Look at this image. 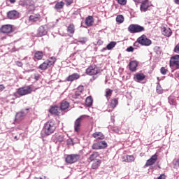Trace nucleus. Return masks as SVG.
<instances>
[{
  "instance_id": "1",
  "label": "nucleus",
  "mask_w": 179,
  "mask_h": 179,
  "mask_svg": "<svg viewBox=\"0 0 179 179\" xmlns=\"http://www.w3.org/2000/svg\"><path fill=\"white\" fill-rule=\"evenodd\" d=\"M57 129V124L54 120H49L44 124L43 127V131L46 136H50V135H52L55 132Z\"/></svg>"
},
{
  "instance_id": "2",
  "label": "nucleus",
  "mask_w": 179,
  "mask_h": 179,
  "mask_svg": "<svg viewBox=\"0 0 179 179\" xmlns=\"http://www.w3.org/2000/svg\"><path fill=\"white\" fill-rule=\"evenodd\" d=\"M127 30L131 34H136L145 31V27L138 24H131L128 27Z\"/></svg>"
},
{
  "instance_id": "3",
  "label": "nucleus",
  "mask_w": 179,
  "mask_h": 179,
  "mask_svg": "<svg viewBox=\"0 0 179 179\" xmlns=\"http://www.w3.org/2000/svg\"><path fill=\"white\" fill-rule=\"evenodd\" d=\"M32 92H33V88L30 85L20 87L17 90V94H19V96H27V94H31Z\"/></svg>"
},
{
  "instance_id": "4",
  "label": "nucleus",
  "mask_w": 179,
  "mask_h": 179,
  "mask_svg": "<svg viewBox=\"0 0 179 179\" xmlns=\"http://www.w3.org/2000/svg\"><path fill=\"white\" fill-rule=\"evenodd\" d=\"M80 159V155L78 154H71L68 155L65 158L66 163H68V164H73V163H76V162H78Z\"/></svg>"
},
{
  "instance_id": "5",
  "label": "nucleus",
  "mask_w": 179,
  "mask_h": 179,
  "mask_svg": "<svg viewBox=\"0 0 179 179\" xmlns=\"http://www.w3.org/2000/svg\"><path fill=\"white\" fill-rule=\"evenodd\" d=\"M137 42L141 45H144L145 47H149V45H152V40L148 38L146 35L143 34L141 36L138 38Z\"/></svg>"
},
{
  "instance_id": "6",
  "label": "nucleus",
  "mask_w": 179,
  "mask_h": 179,
  "mask_svg": "<svg viewBox=\"0 0 179 179\" xmlns=\"http://www.w3.org/2000/svg\"><path fill=\"white\" fill-rule=\"evenodd\" d=\"M170 68H176L179 69V55L172 56L169 61Z\"/></svg>"
},
{
  "instance_id": "7",
  "label": "nucleus",
  "mask_w": 179,
  "mask_h": 179,
  "mask_svg": "<svg viewBox=\"0 0 179 179\" xmlns=\"http://www.w3.org/2000/svg\"><path fill=\"white\" fill-rule=\"evenodd\" d=\"M86 115H83L80 116L74 122V131L75 132H79L80 131V127H82V121L86 118Z\"/></svg>"
},
{
  "instance_id": "8",
  "label": "nucleus",
  "mask_w": 179,
  "mask_h": 179,
  "mask_svg": "<svg viewBox=\"0 0 179 179\" xmlns=\"http://www.w3.org/2000/svg\"><path fill=\"white\" fill-rule=\"evenodd\" d=\"M13 32V26L12 24H4L0 28V33L3 34H10Z\"/></svg>"
},
{
  "instance_id": "9",
  "label": "nucleus",
  "mask_w": 179,
  "mask_h": 179,
  "mask_svg": "<svg viewBox=\"0 0 179 179\" xmlns=\"http://www.w3.org/2000/svg\"><path fill=\"white\" fill-rule=\"evenodd\" d=\"M86 73L90 76L97 75L99 73V69L96 66H90L86 69Z\"/></svg>"
},
{
  "instance_id": "10",
  "label": "nucleus",
  "mask_w": 179,
  "mask_h": 179,
  "mask_svg": "<svg viewBox=\"0 0 179 179\" xmlns=\"http://www.w3.org/2000/svg\"><path fill=\"white\" fill-rule=\"evenodd\" d=\"M61 108L57 106H52L49 110V113L54 115H61Z\"/></svg>"
},
{
  "instance_id": "11",
  "label": "nucleus",
  "mask_w": 179,
  "mask_h": 179,
  "mask_svg": "<svg viewBox=\"0 0 179 179\" xmlns=\"http://www.w3.org/2000/svg\"><path fill=\"white\" fill-rule=\"evenodd\" d=\"M7 17L8 19H19L20 13L16 10L8 11L7 13Z\"/></svg>"
},
{
  "instance_id": "12",
  "label": "nucleus",
  "mask_w": 179,
  "mask_h": 179,
  "mask_svg": "<svg viewBox=\"0 0 179 179\" xmlns=\"http://www.w3.org/2000/svg\"><path fill=\"white\" fill-rule=\"evenodd\" d=\"M157 162V154L152 155L148 160H147L145 167H149V166H153L155 163Z\"/></svg>"
},
{
  "instance_id": "13",
  "label": "nucleus",
  "mask_w": 179,
  "mask_h": 179,
  "mask_svg": "<svg viewBox=\"0 0 179 179\" xmlns=\"http://www.w3.org/2000/svg\"><path fill=\"white\" fill-rule=\"evenodd\" d=\"M78 79H80V74L78 73H74L70 76H69L66 78V82H75V80H78Z\"/></svg>"
},
{
  "instance_id": "14",
  "label": "nucleus",
  "mask_w": 179,
  "mask_h": 179,
  "mask_svg": "<svg viewBox=\"0 0 179 179\" xmlns=\"http://www.w3.org/2000/svg\"><path fill=\"white\" fill-rule=\"evenodd\" d=\"M84 87L83 85H79L75 91L74 94H73V99H79L80 96L82 94V92H83Z\"/></svg>"
},
{
  "instance_id": "15",
  "label": "nucleus",
  "mask_w": 179,
  "mask_h": 179,
  "mask_svg": "<svg viewBox=\"0 0 179 179\" xmlns=\"http://www.w3.org/2000/svg\"><path fill=\"white\" fill-rule=\"evenodd\" d=\"M138 62H136L135 60L131 61L129 63V71H131V72H136V69L138 68Z\"/></svg>"
},
{
  "instance_id": "16",
  "label": "nucleus",
  "mask_w": 179,
  "mask_h": 179,
  "mask_svg": "<svg viewBox=\"0 0 179 179\" xmlns=\"http://www.w3.org/2000/svg\"><path fill=\"white\" fill-rule=\"evenodd\" d=\"M25 116L26 114L24 112L20 111L17 113L15 117V122H20V121H22Z\"/></svg>"
},
{
  "instance_id": "17",
  "label": "nucleus",
  "mask_w": 179,
  "mask_h": 179,
  "mask_svg": "<svg viewBox=\"0 0 179 179\" xmlns=\"http://www.w3.org/2000/svg\"><path fill=\"white\" fill-rule=\"evenodd\" d=\"M70 103L66 101H62L60 103V110L65 111V110H68L69 108Z\"/></svg>"
},
{
  "instance_id": "18",
  "label": "nucleus",
  "mask_w": 179,
  "mask_h": 179,
  "mask_svg": "<svg viewBox=\"0 0 179 179\" xmlns=\"http://www.w3.org/2000/svg\"><path fill=\"white\" fill-rule=\"evenodd\" d=\"M45 62H47L48 66H49V68L50 66H54V65H55V62H57V57L54 56L50 57Z\"/></svg>"
},
{
  "instance_id": "19",
  "label": "nucleus",
  "mask_w": 179,
  "mask_h": 179,
  "mask_svg": "<svg viewBox=\"0 0 179 179\" xmlns=\"http://www.w3.org/2000/svg\"><path fill=\"white\" fill-rule=\"evenodd\" d=\"M93 23H94V18H93V16L90 15L86 17L85 19L86 26H88V27H90V26H93Z\"/></svg>"
},
{
  "instance_id": "20",
  "label": "nucleus",
  "mask_w": 179,
  "mask_h": 179,
  "mask_svg": "<svg viewBox=\"0 0 179 179\" xmlns=\"http://www.w3.org/2000/svg\"><path fill=\"white\" fill-rule=\"evenodd\" d=\"M162 33L166 37H170L171 34H173V32L171 31V29L166 28V27L162 28Z\"/></svg>"
},
{
  "instance_id": "21",
  "label": "nucleus",
  "mask_w": 179,
  "mask_h": 179,
  "mask_svg": "<svg viewBox=\"0 0 179 179\" xmlns=\"http://www.w3.org/2000/svg\"><path fill=\"white\" fill-rule=\"evenodd\" d=\"M118 106V99L117 98H113L110 100V102L109 103V107L112 108V110H114L115 107Z\"/></svg>"
},
{
  "instance_id": "22",
  "label": "nucleus",
  "mask_w": 179,
  "mask_h": 179,
  "mask_svg": "<svg viewBox=\"0 0 179 179\" xmlns=\"http://www.w3.org/2000/svg\"><path fill=\"white\" fill-rule=\"evenodd\" d=\"M122 160L126 163H131V162H135V157L134 155H126L122 157Z\"/></svg>"
},
{
  "instance_id": "23",
  "label": "nucleus",
  "mask_w": 179,
  "mask_h": 179,
  "mask_svg": "<svg viewBox=\"0 0 179 179\" xmlns=\"http://www.w3.org/2000/svg\"><path fill=\"white\" fill-rule=\"evenodd\" d=\"M44 57V53L42 51H36L34 54V58L36 59L37 61H41Z\"/></svg>"
},
{
  "instance_id": "24",
  "label": "nucleus",
  "mask_w": 179,
  "mask_h": 179,
  "mask_svg": "<svg viewBox=\"0 0 179 179\" xmlns=\"http://www.w3.org/2000/svg\"><path fill=\"white\" fill-rule=\"evenodd\" d=\"M149 6L148 1L143 2L140 6V10H141V12H146L148 11V9H149Z\"/></svg>"
},
{
  "instance_id": "25",
  "label": "nucleus",
  "mask_w": 179,
  "mask_h": 179,
  "mask_svg": "<svg viewBox=\"0 0 179 179\" xmlns=\"http://www.w3.org/2000/svg\"><path fill=\"white\" fill-rule=\"evenodd\" d=\"M146 76L143 73H138L135 74V78L136 79L137 82H142V80H145Z\"/></svg>"
},
{
  "instance_id": "26",
  "label": "nucleus",
  "mask_w": 179,
  "mask_h": 179,
  "mask_svg": "<svg viewBox=\"0 0 179 179\" xmlns=\"http://www.w3.org/2000/svg\"><path fill=\"white\" fill-rule=\"evenodd\" d=\"M92 136L95 139H101V140H103L105 138L104 134H103V133H101L100 131H97V132L94 133L92 134Z\"/></svg>"
},
{
  "instance_id": "27",
  "label": "nucleus",
  "mask_w": 179,
  "mask_h": 179,
  "mask_svg": "<svg viewBox=\"0 0 179 179\" xmlns=\"http://www.w3.org/2000/svg\"><path fill=\"white\" fill-rule=\"evenodd\" d=\"M41 16L40 14H35L34 15H30L29 17V22H37L41 19Z\"/></svg>"
},
{
  "instance_id": "28",
  "label": "nucleus",
  "mask_w": 179,
  "mask_h": 179,
  "mask_svg": "<svg viewBox=\"0 0 179 179\" xmlns=\"http://www.w3.org/2000/svg\"><path fill=\"white\" fill-rule=\"evenodd\" d=\"M67 33L71 34V36H73L75 34V25L73 24H71L67 27Z\"/></svg>"
},
{
  "instance_id": "29",
  "label": "nucleus",
  "mask_w": 179,
  "mask_h": 179,
  "mask_svg": "<svg viewBox=\"0 0 179 179\" xmlns=\"http://www.w3.org/2000/svg\"><path fill=\"white\" fill-rule=\"evenodd\" d=\"M64 6H65V3L64 1H59L55 5V9L59 10L60 9H63Z\"/></svg>"
},
{
  "instance_id": "30",
  "label": "nucleus",
  "mask_w": 179,
  "mask_h": 179,
  "mask_svg": "<svg viewBox=\"0 0 179 179\" xmlns=\"http://www.w3.org/2000/svg\"><path fill=\"white\" fill-rule=\"evenodd\" d=\"M49 66L46 61L43 62L41 64L39 65L38 67V69H41V71H47L48 69Z\"/></svg>"
},
{
  "instance_id": "31",
  "label": "nucleus",
  "mask_w": 179,
  "mask_h": 179,
  "mask_svg": "<svg viewBox=\"0 0 179 179\" xmlns=\"http://www.w3.org/2000/svg\"><path fill=\"white\" fill-rule=\"evenodd\" d=\"M169 103L171 106H174V107H177V100H176V97L172 96H169Z\"/></svg>"
},
{
  "instance_id": "32",
  "label": "nucleus",
  "mask_w": 179,
  "mask_h": 179,
  "mask_svg": "<svg viewBox=\"0 0 179 179\" xmlns=\"http://www.w3.org/2000/svg\"><path fill=\"white\" fill-rule=\"evenodd\" d=\"M111 96H113V90L107 89L106 91L105 96L106 97L108 101L111 98Z\"/></svg>"
},
{
  "instance_id": "33",
  "label": "nucleus",
  "mask_w": 179,
  "mask_h": 179,
  "mask_svg": "<svg viewBox=\"0 0 179 179\" xmlns=\"http://www.w3.org/2000/svg\"><path fill=\"white\" fill-rule=\"evenodd\" d=\"M85 104L87 107H90L93 104V98L92 96H87L85 99Z\"/></svg>"
},
{
  "instance_id": "34",
  "label": "nucleus",
  "mask_w": 179,
  "mask_h": 179,
  "mask_svg": "<svg viewBox=\"0 0 179 179\" xmlns=\"http://www.w3.org/2000/svg\"><path fill=\"white\" fill-rule=\"evenodd\" d=\"M99 152H94L93 154H92L89 159L90 160V162H93L94 160H96V159H97V157H99Z\"/></svg>"
},
{
  "instance_id": "35",
  "label": "nucleus",
  "mask_w": 179,
  "mask_h": 179,
  "mask_svg": "<svg viewBox=\"0 0 179 179\" xmlns=\"http://www.w3.org/2000/svg\"><path fill=\"white\" fill-rule=\"evenodd\" d=\"M101 164V161L100 160H98L96 161V162H94L92 164V168L94 169V170H96L97 169H99L100 164Z\"/></svg>"
},
{
  "instance_id": "36",
  "label": "nucleus",
  "mask_w": 179,
  "mask_h": 179,
  "mask_svg": "<svg viewBox=\"0 0 179 179\" xmlns=\"http://www.w3.org/2000/svg\"><path fill=\"white\" fill-rule=\"evenodd\" d=\"M99 149H106L107 148V143L106 141H99L98 142Z\"/></svg>"
},
{
  "instance_id": "37",
  "label": "nucleus",
  "mask_w": 179,
  "mask_h": 179,
  "mask_svg": "<svg viewBox=\"0 0 179 179\" xmlns=\"http://www.w3.org/2000/svg\"><path fill=\"white\" fill-rule=\"evenodd\" d=\"M124 16L119 15L116 17V22L117 23L121 24V23H124Z\"/></svg>"
},
{
  "instance_id": "38",
  "label": "nucleus",
  "mask_w": 179,
  "mask_h": 179,
  "mask_svg": "<svg viewBox=\"0 0 179 179\" xmlns=\"http://www.w3.org/2000/svg\"><path fill=\"white\" fill-rule=\"evenodd\" d=\"M115 45H117V42L112 41L107 45L106 48L107 50H113Z\"/></svg>"
},
{
  "instance_id": "39",
  "label": "nucleus",
  "mask_w": 179,
  "mask_h": 179,
  "mask_svg": "<svg viewBox=\"0 0 179 179\" xmlns=\"http://www.w3.org/2000/svg\"><path fill=\"white\" fill-rule=\"evenodd\" d=\"M157 93H158V94H162L163 93V89L160 85H157Z\"/></svg>"
},
{
  "instance_id": "40",
  "label": "nucleus",
  "mask_w": 179,
  "mask_h": 179,
  "mask_svg": "<svg viewBox=\"0 0 179 179\" xmlns=\"http://www.w3.org/2000/svg\"><path fill=\"white\" fill-rule=\"evenodd\" d=\"M45 34V31H44V28H40L38 30V35L41 37Z\"/></svg>"
},
{
  "instance_id": "41",
  "label": "nucleus",
  "mask_w": 179,
  "mask_h": 179,
  "mask_svg": "<svg viewBox=\"0 0 179 179\" xmlns=\"http://www.w3.org/2000/svg\"><path fill=\"white\" fill-rule=\"evenodd\" d=\"M92 148L94 150H100V147L99 145V143H94L92 146Z\"/></svg>"
},
{
  "instance_id": "42",
  "label": "nucleus",
  "mask_w": 179,
  "mask_h": 179,
  "mask_svg": "<svg viewBox=\"0 0 179 179\" xmlns=\"http://www.w3.org/2000/svg\"><path fill=\"white\" fill-rule=\"evenodd\" d=\"M27 9H28L29 12H34V5L29 4V6H27Z\"/></svg>"
},
{
  "instance_id": "43",
  "label": "nucleus",
  "mask_w": 179,
  "mask_h": 179,
  "mask_svg": "<svg viewBox=\"0 0 179 179\" xmlns=\"http://www.w3.org/2000/svg\"><path fill=\"white\" fill-rule=\"evenodd\" d=\"M160 72L162 75H166L168 72V70L166 69V68H164V67H162L160 69Z\"/></svg>"
},
{
  "instance_id": "44",
  "label": "nucleus",
  "mask_w": 179,
  "mask_h": 179,
  "mask_svg": "<svg viewBox=\"0 0 179 179\" xmlns=\"http://www.w3.org/2000/svg\"><path fill=\"white\" fill-rule=\"evenodd\" d=\"M57 140L58 141V142H64V136L63 135L57 136Z\"/></svg>"
},
{
  "instance_id": "45",
  "label": "nucleus",
  "mask_w": 179,
  "mask_h": 179,
  "mask_svg": "<svg viewBox=\"0 0 179 179\" xmlns=\"http://www.w3.org/2000/svg\"><path fill=\"white\" fill-rule=\"evenodd\" d=\"M120 5H127V0H117Z\"/></svg>"
},
{
  "instance_id": "46",
  "label": "nucleus",
  "mask_w": 179,
  "mask_h": 179,
  "mask_svg": "<svg viewBox=\"0 0 179 179\" xmlns=\"http://www.w3.org/2000/svg\"><path fill=\"white\" fill-rule=\"evenodd\" d=\"M40 78H41V75H40L38 73H35L34 74V79H35V80H39Z\"/></svg>"
},
{
  "instance_id": "47",
  "label": "nucleus",
  "mask_w": 179,
  "mask_h": 179,
  "mask_svg": "<svg viewBox=\"0 0 179 179\" xmlns=\"http://www.w3.org/2000/svg\"><path fill=\"white\" fill-rule=\"evenodd\" d=\"M73 3V0H66V5L69 6V5H72Z\"/></svg>"
},
{
  "instance_id": "48",
  "label": "nucleus",
  "mask_w": 179,
  "mask_h": 179,
  "mask_svg": "<svg viewBox=\"0 0 179 179\" xmlns=\"http://www.w3.org/2000/svg\"><path fill=\"white\" fill-rule=\"evenodd\" d=\"M15 64L17 66H19L20 68H22V66H23V63L22 62L17 61L15 62Z\"/></svg>"
},
{
  "instance_id": "49",
  "label": "nucleus",
  "mask_w": 179,
  "mask_h": 179,
  "mask_svg": "<svg viewBox=\"0 0 179 179\" xmlns=\"http://www.w3.org/2000/svg\"><path fill=\"white\" fill-rule=\"evenodd\" d=\"M127 51L128 52H134V47L130 46V47L127 48Z\"/></svg>"
},
{
  "instance_id": "50",
  "label": "nucleus",
  "mask_w": 179,
  "mask_h": 179,
  "mask_svg": "<svg viewBox=\"0 0 179 179\" xmlns=\"http://www.w3.org/2000/svg\"><path fill=\"white\" fill-rule=\"evenodd\" d=\"M6 87L3 85H0V92H3L5 90Z\"/></svg>"
},
{
  "instance_id": "51",
  "label": "nucleus",
  "mask_w": 179,
  "mask_h": 179,
  "mask_svg": "<svg viewBox=\"0 0 179 179\" xmlns=\"http://www.w3.org/2000/svg\"><path fill=\"white\" fill-rule=\"evenodd\" d=\"M34 179H49V178H48V177H47V176H43L41 177V178L35 177V178H34Z\"/></svg>"
},
{
  "instance_id": "52",
  "label": "nucleus",
  "mask_w": 179,
  "mask_h": 179,
  "mask_svg": "<svg viewBox=\"0 0 179 179\" xmlns=\"http://www.w3.org/2000/svg\"><path fill=\"white\" fill-rule=\"evenodd\" d=\"M157 179H166V175L161 174Z\"/></svg>"
},
{
  "instance_id": "53",
  "label": "nucleus",
  "mask_w": 179,
  "mask_h": 179,
  "mask_svg": "<svg viewBox=\"0 0 179 179\" xmlns=\"http://www.w3.org/2000/svg\"><path fill=\"white\" fill-rule=\"evenodd\" d=\"M78 43H81V44H85L86 43V39H80V41H78Z\"/></svg>"
},
{
  "instance_id": "54",
  "label": "nucleus",
  "mask_w": 179,
  "mask_h": 179,
  "mask_svg": "<svg viewBox=\"0 0 179 179\" xmlns=\"http://www.w3.org/2000/svg\"><path fill=\"white\" fill-rule=\"evenodd\" d=\"M175 166H178V167H179V158L176 159Z\"/></svg>"
},
{
  "instance_id": "55",
  "label": "nucleus",
  "mask_w": 179,
  "mask_h": 179,
  "mask_svg": "<svg viewBox=\"0 0 179 179\" xmlns=\"http://www.w3.org/2000/svg\"><path fill=\"white\" fill-rule=\"evenodd\" d=\"M101 44H103V41L99 40V41H97V45H101Z\"/></svg>"
},
{
  "instance_id": "56",
  "label": "nucleus",
  "mask_w": 179,
  "mask_h": 179,
  "mask_svg": "<svg viewBox=\"0 0 179 179\" xmlns=\"http://www.w3.org/2000/svg\"><path fill=\"white\" fill-rule=\"evenodd\" d=\"M173 2H174L176 5H179V0H173Z\"/></svg>"
},
{
  "instance_id": "57",
  "label": "nucleus",
  "mask_w": 179,
  "mask_h": 179,
  "mask_svg": "<svg viewBox=\"0 0 179 179\" xmlns=\"http://www.w3.org/2000/svg\"><path fill=\"white\" fill-rule=\"evenodd\" d=\"M10 3H15L16 2V0H9Z\"/></svg>"
},
{
  "instance_id": "58",
  "label": "nucleus",
  "mask_w": 179,
  "mask_h": 179,
  "mask_svg": "<svg viewBox=\"0 0 179 179\" xmlns=\"http://www.w3.org/2000/svg\"><path fill=\"white\" fill-rule=\"evenodd\" d=\"M145 1V2H148L149 0H144Z\"/></svg>"
},
{
  "instance_id": "59",
  "label": "nucleus",
  "mask_w": 179,
  "mask_h": 179,
  "mask_svg": "<svg viewBox=\"0 0 179 179\" xmlns=\"http://www.w3.org/2000/svg\"><path fill=\"white\" fill-rule=\"evenodd\" d=\"M26 110H27V111H29V108H27Z\"/></svg>"
}]
</instances>
